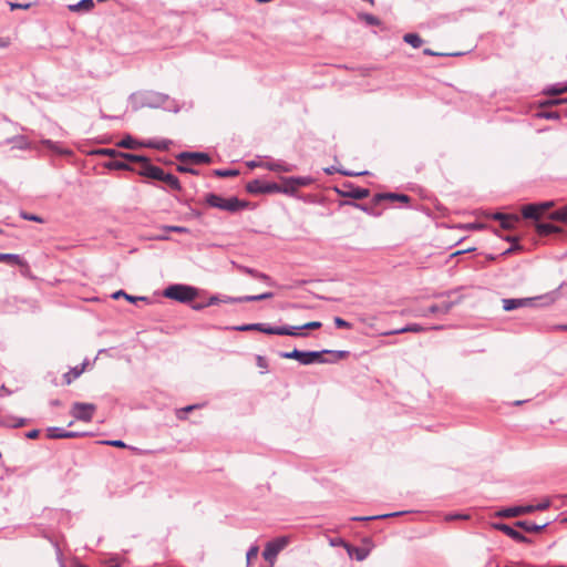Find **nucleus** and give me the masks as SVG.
Returning a JSON list of instances; mask_svg holds the SVG:
<instances>
[{
  "mask_svg": "<svg viewBox=\"0 0 567 567\" xmlns=\"http://www.w3.org/2000/svg\"><path fill=\"white\" fill-rule=\"evenodd\" d=\"M213 174L217 177H235L239 172L237 169H215Z\"/></svg>",
  "mask_w": 567,
  "mask_h": 567,
  "instance_id": "34",
  "label": "nucleus"
},
{
  "mask_svg": "<svg viewBox=\"0 0 567 567\" xmlns=\"http://www.w3.org/2000/svg\"><path fill=\"white\" fill-rule=\"evenodd\" d=\"M163 183H165L169 188L174 189V190H181L182 189V186H181V183L178 181V178L173 175V174H169V173H166L162 179Z\"/></svg>",
  "mask_w": 567,
  "mask_h": 567,
  "instance_id": "23",
  "label": "nucleus"
},
{
  "mask_svg": "<svg viewBox=\"0 0 567 567\" xmlns=\"http://www.w3.org/2000/svg\"><path fill=\"white\" fill-rule=\"evenodd\" d=\"M94 7L93 0H82L79 2L74 9L90 10Z\"/></svg>",
  "mask_w": 567,
  "mask_h": 567,
  "instance_id": "47",
  "label": "nucleus"
},
{
  "mask_svg": "<svg viewBox=\"0 0 567 567\" xmlns=\"http://www.w3.org/2000/svg\"><path fill=\"white\" fill-rule=\"evenodd\" d=\"M461 301V297L456 300L452 301H443L439 307H441V313H449L450 310L453 308L454 305L458 303Z\"/></svg>",
  "mask_w": 567,
  "mask_h": 567,
  "instance_id": "37",
  "label": "nucleus"
},
{
  "mask_svg": "<svg viewBox=\"0 0 567 567\" xmlns=\"http://www.w3.org/2000/svg\"><path fill=\"white\" fill-rule=\"evenodd\" d=\"M17 266L20 267V272L23 277H27V278L31 277V270H30V267L27 261L21 259V262H19Z\"/></svg>",
  "mask_w": 567,
  "mask_h": 567,
  "instance_id": "45",
  "label": "nucleus"
},
{
  "mask_svg": "<svg viewBox=\"0 0 567 567\" xmlns=\"http://www.w3.org/2000/svg\"><path fill=\"white\" fill-rule=\"evenodd\" d=\"M164 296L168 299L186 303L197 297V289L192 286L175 284L164 290Z\"/></svg>",
  "mask_w": 567,
  "mask_h": 567,
  "instance_id": "4",
  "label": "nucleus"
},
{
  "mask_svg": "<svg viewBox=\"0 0 567 567\" xmlns=\"http://www.w3.org/2000/svg\"><path fill=\"white\" fill-rule=\"evenodd\" d=\"M120 147L135 150L143 145V143H138L135 140H133L131 136H127L123 138L118 144Z\"/></svg>",
  "mask_w": 567,
  "mask_h": 567,
  "instance_id": "30",
  "label": "nucleus"
},
{
  "mask_svg": "<svg viewBox=\"0 0 567 567\" xmlns=\"http://www.w3.org/2000/svg\"><path fill=\"white\" fill-rule=\"evenodd\" d=\"M405 512H396V513H390L384 515H377L371 517H353V520H370V519H379V518H388V517H394L399 515H403Z\"/></svg>",
  "mask_w": 567,
  "mask_h": 567,
  "instance_id": "33",
  "label": "nucleus"
},
{
  "mask_svg": "<svg viewBox=\"0 0 567 567\" xmlns=\"http://www.w3.org/2000/svg\"><path fill=\"white\" fill-rule=\"evenodd\" d=\"M21 256L17 254H0V262H6L11 266H17L21 262Z\"/></svg>",
  "mask_w": 567,
  "mask_h": 567,
  "instance_id": "27",
  "label": "nucleus"
},
{
  "mask_svg": "<svg viewBox=\"0 0 567 567\" xmlns=\"http://www.w3.org/2000/svg\"><path fill=\"white\" fill-rule=\"evenodd\" d=\"M24 219H29V220H37V221H40L41 219L37 216H32V215H28V214H23L22 215Z\"/></svg>",
  "mask_w": 567,
  "mask_h": 567,
  "instance_id": "59",
  "label": "nucleus"
},
{
  "mask_svg": "<svg viewBox=\"0 0 567 567\" xmlns=\"http://www.w3.org/2000/svg\"><path fill=\"white\" fill-rule=\"evenodd\" d=\"M272 297H274V293L271 291L256 292V293H250V301H260V300L272 298Z\"/></svg>",
  "mask_w": 567,
  "mask_h": 567,
  "instance_id": "36",
  "label": "nucleus"
},
{
  "mask_svg": "<svg viewBox=\"0 0 567 567\" xmlns=\"http://www.w3.org/2000/svg\"><path fill=\"white\" fill-rule=\"evenodd\" d=\"M179 163H186L189 165H202L209 164L212 158L206 153L200 152H183L176 156Z\"/></svg>",
  "mask_w": 567,
  "mask_h": 567,
  "instance_id": "9",
  "label": "nucleus"
},
{
  "mask_svg": "<svg viewBox=\"0 0 567 567\" xmlns=\"http://www.w3.org/2000/svg\"><path fill=\"white\" fill-rule=\"evenodd\" d=\"M3 424L7 426L19 427L23 425V420L21 419L14 423L4 422Z\"/></svg>",
  "mask_w": 567,
  "mask_h": 567,
  "instance_id": "56",
  "label": "nucleus"
},
{
  "mask_svg": "<svg viewBox=\"0 0 567 567\" xmlns=\"http://www.w3.org/2000/svg\"><path fill=\"white\" fill-rule=\"evenodd\" d=\"M39 433H40V432H39V430H31V431H29V432L25 434V436H27L28 439H31V440H32V439H37V437L39 436Z\"/></svg>",
  "mask_w": 567,
  "mask_h": 567,
  "instance_id": "54",
  "label": "nucleus"
},
{
  "mask_svg": "<svg viewBox=\"0 0 567 567\" xmlns=\"http://www.w3.org/2000/svg\"><path fill=\"white\" fill-rule=\"evenodd\" d=\"M384 199L399 200V202L408 203L410 200V197L408 195L398 194V193H379V194H375L374 197H373V200L375 203H379V202L384 200Z\"/></svg>",
  "mask_w": 567,
  "mask_h": 567,
  "instance_id": "15",
  "label": "nucleus"
},
{
  "mask_svg": "<svg viewBox=\"0 0 567 567\" xmlns=\"http://www.w3.org/2000/svg\"><path fill=\"white\" fill-rule=\"evenodd\" d=\"M536 206H539L538 207V210L542 214H544L546 210H548L549 208H551L554 206V202L553 200H548V202H543V203H539V204H536Z\"/></svg>",
  "mask_w": 567,
  "mask_h": 567,
  "instance_id": "48",
  "label": "nucleus"
},
{
  "mask_svg": "<svg viewBox=\"0 0 567 567\" xmlns=\"http://www.w3.org/2000/svg\"><path fill=\"white\" fill-rule=\"evenodd\" d=\"M340 543L343 545L350 557H354L359 561L365 559L368 554L363 548L352 546L343 540H340Z\"/></svg>",
  "mask_w": 567,
  "mask_h": 567,
  "instance_id": "18",
  "label": "nucleus"
},
{
  "mask_svg": "<svg viewBox=\"0 0 567 567\" xmlns=\"http://www.w3.org/2000/svg\"><path fill=\"white\" fill-rule=\"evenodd\" d=\"M494 527L495 529L503 532L505 535H507L517 543H530V539L528 537H526L524 534H522L520 532H518L517 529L509 525L497 523L494 524Z\"/></svg>",
  "mask_w": 567,
  "mask_h": 567,
  "instance_id": "11",
  "label": "nucleus"
},
{
  "mask_svg": "<svg viewBox=\"0 0 567 567\" xmlns=\"http://www.w3.org/2000/svg\"><path fill=\"white\" fill-rule=\"evenodd\" d=\"M83 369H79V368H74L72 370V373H73V379L78 378L81 373H82Z\"/></svg>",
  "mask_w": 567,
  "mask_h": 567,
  "instance_id": "60",
  "label": "nucleus"
},
{
  "mask_svg": "<svg viewBox=\"0 0 567 567\" xmlns=\"http://www.w3.org/2000/svg\"><path fill=\"white\" fill-rule=\"evenodd\" d=\"M493 217H494V219L499 221L501 227L504 229H512V228L516 227L517 224L520 223V218L516 215L496 213V214H494Z\"/></svg>",
  "mask_w": 567,
  "mask_h": 567,
  "instance_id": "12",
  "label": "nucleus"
},
{
  "mask_svg": "<svg viewBox=\"0 0 567 567\" xmlns=\"http://www.w3.org/2000/svg\"><path fill=\"white\" fill-rule=\"evenodd\" d=\"M258 553H259L258 546H255V545L250 546V559L257 557Z\"/></svg>",
  "mask_w": 567,
  "mask_h": 567,
  "instance_id": "55",
  "label": "nucleus"
},
{
  "mask_svg": "<svg viewBox=\"0 0 567 567\" xmlns=\"http://www.w3.org/2000/svg\"><path fill=\"white\" fill-rule=\"evenodd\" d=\"M324 173L328 174V175H333L334 173H340V174H342L344 176H358V175H367V174H369L368 172L353 173V172H350V171H344V169L338 168L336 166H330V167L324 168Z\"/></svg>",
  "mask_w": 567,
  "mask_h": 567,
  "instance_id": "26",
  "label": "nucleus"
},
{
  "mask_svg": "<svg viewBox=\"0 0 567 567\" xmlns=\"http://www.w3.org/2000/svg\"><path fill=\"white\" fill-rule=\"evenodd\" d=\"M515 525L527 533H537L545 529L548 526V523L535 524L529 520H518Z\"/></svg>",
  "mask_w": 567,
  "mask_h": 567,
  "instance_id": "16",
  "label": "nucleus"
},
{
  "mask_svg": "<svg viewBox=\"0 0 567 567\" xmlns=\"http://www.w3.org/2000/svg\"><path fill=\"white\" fill-rule=\"evenodd\" d=\"M546 299L548 302L553 301V298L549 296L536 297V298H519V299H503V309L505 311H512L514 309L534 306L536 300Z\"/></svg>",
  "mask_w": 567,
  "mask_h": 567,
  "instance_id": "10",
  "label": "nucleus"
},
{
  "mask_svg": "<svg viewBox=\"0 0 567 567\" xmlns=\"http://www.w3.org/2000/svg\"><path fill=\"white\" fill-rule=\"evenodd\" d=\"M370 194L368 188H362L358 186H349V189L342 193L343 196L352 198V199H363L368 197Z\"/></svg>",
  "mask_w": 567,
  "mask_h": 567,
  "instance_id": "17",
  "label": "nucleus"
},
{
  "mask_svg": "<svg viewBox=\"0 0 567 567\" xmlns=\"http://www.w3.org/2000/svg\"><path fill=\"white\" fill-rule=\"evenodd\" d=\"M549 506H550V501L549 499H545L544 502H542V503H539L537 505H530V507L533 508V512H535V511H545Z\"/></svg>",
  "mask_w": 567,
  "mask_h": 567,
  "instance_id": "49",
  "label": "nucleus"
},
{
  "mask_svg": "<svg viewBox=\"0 0 567 567\" xmlns=\"http://www.w3.org/2000/svg\"><path fill=\"white\" fill-rule=\"evenodd\" d=\"M533 513L530 505L525 506H513L502 509L498 515L502 517H517L523 514Z\"/></svg>",
  "mask_w": 567,
  "mask_h": 567,
  "instance_id": "13",
  "label": "nucleus"
},
{
  "mask_svg": "<svg viewBox=\"0 0 567 567\" xmlns=\"http://www.w3.org/2000/svg\"><path fill=\"white\" fill-rule=\"evenodd\" d=\"M49 439H65V430L58 426L49 427L47 431Z\"/></svg>",
  "mask_w": 567,
  "mask_h": 567,
  "instance_id": "29",
  "label": "nucleus"
},
{
  "mask_svg": "<svg viewBox=\"0 0 567 567\" xmlns=\"http://www.w3.org/2000/svg\"><path fill=\"white\" fill-rule=\"evenodd\" d=\"M536 230L540 237H549L554 239L567 237V230L550 221H538L536 224Z\"/></svg>",
  "mask_w": 567,
  "mask_h": 567,
  "instance_id": "8",
  "label": "nucleus"
},
{
  "mask_svg": "<svg viewBox=\"0 0 567 567\" xmlns=\"http://www.w3.org/2000/svg\"><path fill=\"white\" fill-rule=\"evenodd\" d=\"M197 408H199L198 404H193V405H187V406L182 408V409H177L176 410V417L178 420H185L187 417V413L194 411Z\"/></svg>",
  "mask_w": 567,
  "mask_h": 567,
  "instance_id": "31",
  "label": "nucleus"
},
{
  "mask_svg": "<svg viewBox=\"0 0 567 567\" xmlns=\"http://www.w3.org/2000/svg\"><path fill=\"white\" fill-rule=\"evenodd\" d=\"M268 168L271 171L291 172L293 166L282 162H270L268 163Z\"/></svg>",
  "mask_w": 567,
  "mask_h": 567,
  "instance_id": "28",
  "label": "nucleus"
},
{
  "mask_svg": "<svg viewBox=\"0 0 567 567\" xmlns=\"http://www.w3.org/2000/svg\"><path fill=\"white\" fill-rule=\"evenodd\" d=\"M551 220H557L567 224V204L560 206L549 214Z\"/></svg>",
  "mask_w": 567,
  "mask_h": 567,
  "instance_id": "21",
  "label": "nucleus"
},
{
  "mask_svg": "<svg viewBox=\"0 0 567 567\" xmlns=\"http://www.w3.org/2000/svg\"><path fill=\"white\" fill-rule=\"evenodd\" d=\"M114 299H118L120 297H123V299H127L130 302H135L136 300H146L145 297H133L127 295L124 290H118L113 293L112 296Z\"/></svg>",
  "mask_w": 567,
  "mask_h": 567,
  "instance_id": "32",
  "label": "nucleus"
},
{
  "mask_svg": "<svg viewBox=\"0 0 567 567\" xmlns=\"http://www.w3.org/2000/svg\"><path fill=\"white\" fill-rule=\"evenodd\" d=\"M403 40L414 49H417L423 44L422 38L416 33H406L404 34Z\"/></svg>",
  "mask_w": 567,
  "mask_h": 567,
  "instance_id": "24",
  "label": "nucleus"
},
{
  "mask_svg": "<svg viewBox=\"0 0 567 567\" xmlns=\"http://www.w3.org/2000/svg\"><path fill=\"white\" fill-rule=\"evenodd\" d=\"M423 53L425 55H432V56H457V55H461V53H440V52H435L431 49H424L423 50Z\"/></svg>",
  "mask_w": 567,
  "mask_h": 567,
  "instance_id": "44",
  "label": "nucleus"
},
{
  "mask_svg": "<svg viewBox=\"0 0 567 567\" xmlns=\"http://www.w3.org/2000/svg\"><path fill=\"white\" fill-rule=\"evenodd\" d=\"M194 165H189L186 163H179L177 166V171L181 173H189V174H198L196 169L193 168Z\"/></svg>",
  "mask_w": 567,
  "mask_h": 567,
  "instance_id": "43",
  "label": "nucleus"
},
{
  "mask_svg": "<svg viewBox=\"0 0 567 567\" xmlns=\"http://www.w3.org/2000/svg\"><path fill=\"white\" fill-rule=\"evenodd\" d=\"M124 158H126L130 162H136L142 164L141 174L153 178L161 181L163 179L164 175L166 174L164 169H162L158 166L152 165L145 157L135 155V154H121Z\"/></svg>",
  "mask_w": 567,
  "mask_h": 567,
  "instance_id": "5",
  "label": "nucleus"
},
{
  "mask_svg": "<svg viewBox=\"0 0 567 567\" xmlns=\"http://www.w3.org/2000/svg\"><path fill=\"white\" fill-rule=\"evenodd\" d=\"M250 274V280H257L262 281L265 286L272 287L275 286V282L266 275L259 274L252 269L249 270Z\"/></svg>",
  "mask_w": 567,
  "mask_h": 567,
  "instance_id": "25",
  "label": "nucleus"
},
{
  "mask_svg": "<svg viewBox=\"0 0 567 567\" xmlns=\"http://www.w3.org/2000/svg\"><path fill=\"white\" fill-rule=\"evenodd\" d=\"M256 330L267 334H277L279 327H271L267 323H250V331Z\"/></svg>",
  "mask_w": 567,
  "mask_h": 567,
  "instance_id": "22",
  "label": "nucleus"
},
{
  "mask_svg": "<svg viewBox=\"0 0 567 567\" xmlns=\"http://www.w3.org/2000/svg\"><path fill=\"white\" fill-rule=\"evenodd\" d=\"M96 154L106 155V156H114L116 154V151L115 150H111V148H103V150H99L96 152Z\"/></svg>",
  "mask_w": 567,
  "mask_h": 567,
  "instance_id": "53",
  "label": "nucleus"
},
{
  "mask_svg": "<svg viewBox=\"0 0 567 567\" xmlns=\"http://www.w3.org/2000/svg\"><path fill=\"white\" fill-rule=\"evenodd\" d=\"M312 179L310 177H288L285 179V187L280 188L277 184H266L261 185L259 181L250 182V194L254 193H276L284 192L286 194H292L297 187L308 186Z\"/></svg>",
  "mask_w": 567,
  "mask_h": 567,
  "instance_id": "1",
  "label": "nucleus"
},
{
  "mask_svg": "<svg viewBox=\"0 0 567 567\" xmlns=\"http://www.w3.org/2000/svg\"><path fill=\"white\" fill-rule=\"evenodd\" d=\"M456 518H467V516L462 515V514H456V515H451L447 517V519H456Z\"/></svg>",
  "mask_w": 567,
  "mask_h": 567,
  "instance_id": "62",
  "label": "nucleus"
},
{
  "mask_svg": "<svg viewBox=\"0 0 567 567\" xmlns=\"http://www.w3.org/2000/svg\"><path fill=\"white\" fill-rule=\"evenodd\" d=\"M79 435H80V433H78V432L65 431V439H73V437H78Z\"/></svg>",
  "mask_w": 567,
  "mask_h": 567,
  "instance_id": "57",
  "label": "nucleus"
},
{
  "mask_svg": "<svg viewBox=\"0 0 567 567\" xmlns=\"http://www.w3.org/2000/svg\"><path fill=\"white\" fill-rule=\"evenodd\" d=\"M321 326H322V323L320 321H310L305 324H301V328H303V330H311V329H319Z\"/></svg>",
  "mask_w": 567,
  "mask_h": 567,
  "instance_id": "50",
  "label": "nucleus"
},
{
  "mask_svg": "<svg viewBox=\"0 0 567 567\" xmlns=\"http://www.w3.org/2000/svg\"><path fill=\"white\" fill-rule=\"evenodd\" d=\"M331 352L330 350H321V351H301L298 349H293L292 351L280 352V358L284 359H293L297 360L300 364L309 365L312 363H327L328 359L323 358V354H328Z\"/></svg>",
  "mask_w": 567,
  "mask_h": 567,
  "instance_id": "2",
  "label": "nucleus"
},
{
  "mask_svg": "<svg viewBox=\"0 0 567 567\" xmlns=\"http://www.w3.org/2000/svg\"><path fill=\"white\" fill-rule=\"evenodd\" d=\"M360 18L364 20L369 25H379L381 23L379 18L370 13H363L360 16Z\"/></svg>",
  "mask_w": 567,
  "mask_h": 567,
  "instance_id": "38",
  "label": "nucleus"
},
{
  "mask_svg": "<svg viewBox=\"0 0 567 567\" xmlns=\"http://www.w3.org/2000/svg\"><path fill=\"white\" fill-rule=\"evenodd\" d=\"M235 330H239V331H248V323L246 324H241V326H238V327H234Z\"/></svg>",
  "mask_w": 567,
  "mask_h": 567,
  "instance_id": "61",
  "label": "nucleus"
},
{
  "mask_svg": "<svg viewBox=\"0 0 567 567\" xmlns=\"http://www.w3.org/2000/svg\"><path fill=\"white\" fill-rule=\"evenodd\" d=\"M427 330V328L419 324V323H410V324H406L405 327H402L400 329H394V330H389V331H384L381 333V336H394V334H400V333H405V332H423Z\"/></svg>",
  "mask_w": 567,
  "mask_h": 567,
  "instance_id": "14",
  "label": "nucleus"
},
{
  "mask_svg": "<svg viewBox=\"0 0 567 567\" xmlns=\"http://www.w3.org/2000/svg\"><path fill=\"white\" fill-rule=\"evenodd\" d=\"M105 444L114 446V447H121V449L126 447L125 442H123L122 440L105 441Z\"/></svg>",
  "mask_w": 567,
  "mask_h": 567,
  "instance_id": "51",
  "label": "nucleus"
},
{
  "mask_svg": "<svg viewBox=\"0 0 567 567\" xmlns=\"http://www.w3.org/2000/svg\"><path fill=\"white\" fill-rule=\"evenodd\" d=\"M542 117L547 120H557L559 118V114L557 112H542L539 114Z\"/></svg>",
  "mask_w": 567,
  "mask_h": 567,
  "instance_id": "52",
  "label": "nucleus"
},
{
  "mask_svg": "<svg viewBox=\"0 0 567 567\" xmlns=\"http://www.w3.org/2000/svg\"><path fill=\"white\" fill-rule=\"evenodd\" d=\"M301 326H281L279 330H277L278 336H291V337H305L306 333H302Z\"/></svg>",
  "mask_w": 567,
  "mask_h": 567,
  "instance_id": "19",
  "label": "nucleus"
},
{
  "mask_svg": "<svg viewBox=\"0 0 567 567\" xmlns=\"http://www.w3.org/2000/svg\"><path fill=\"white\" fill-rule=\"evenodd\" d=\"M471 250H455L453 254L450 255V257H454V256H457V255H462V254H465V252H470Z\"/></svg>",
  "mask_w": 567,
  "mask_h": 567,
  "instance_id": "63",
  "label": "nucleus"
},
{
  "mask_svg": "<svg viewBox=\"0 0 567 567\" xmlns=\"http://www.w3.org/2000/svg\"><path fill=\"white\" fill-rule=\"evenodd\" d=\"M205 203L210 207L219 208L230 213L244 209L247 206L245 202H240L236 197L224 198L216 194H207L205 196Z\"/></svg>",
  "mask_w": 567,
  "mask_h": 567,
  "instance_id": "3",
  "label": "nucleus"
},
{
  "mask_svg": "<svg viewBox=\"0 0 567 567\" xmlns=\"http://www.w3.org/2000/svg\"><path fill=\"white\" fill-rule=\"evenodd\" d=\"M331 352H328L329 354H333L334 355V359L333 360H328L329 362L328 363H331V362H336L340 359H343L346 357H348L349 352L348 351H344V350H337V351H332L330 350Z\"/></svg>",
  "mask_w": 567,
  "mask_h": 567,
  "instance_id": "46",
  "label": "nucleus"
},
{
  "mask_svg": "<svg viewBox=\"0 0 567 567\" xmlns=\"http://www.w3.org/2000/svg\"><path fill=\"white\" fill-rule=\"evenodd\" d=\"M454 293V291H446L439 295H435V297H451V295Z\"/></svg>",
  "mask_w": 567,
  "mask_h": 567,
  "instance_id": "64",
  "label": "nucleus"
},
{
  "mask_svg": "<svg viewBox=\"0 0 567 567\" xmlns=\"http://www.w3.org/2000/svg\"><path fill=\"white\" fill-rule=\"evenodd\" d=\"M96 405L93 403L74 402L70 414L78 421L91 422L93 420Z\"/></svg>",
  "mask_w": 567,
  "mask_h": 567,
  "instance_id": "7",
  "label": "nucleus"
},
{
  "mask_svg": "<svg viewBox=\"0 0 567 567\" xmlns=\"http://www.w3.org/2000/svg\"><path fill=\"white\" fill-rule=\"evenodd\" d=\"M435 313H441V307H439V305H433V306L429 307L427 309L420 312L419 316L429 317V316L435 315Z\"/></svg>",
  "mask_w": 567,
  "mask_h": 567,
  "instance_id": "40",
  "label": "nucleus"
},
{
  "mask_svg": "<svg viewBox=\"0 0 567 567\" xmlns=\"http://www.w3.org/2000/svg\"><path fill=\"white\" fill-rule=\"evenodd\" d=\"M538 207L539 206H536V204L525 205L522 208L523 217L526 218V219H535V220H537L539 218V216H540Z\"/></svg>",
  "mask_w": 567,
  "mask_h": 567,
  "instance_id": "20",
  "label": "nucleus"
},
{
  "mask_svg": "<svg viewBox=\"0 0 567 567\" xmlns=\"http://www.w3.org/2000/svg\"><path fill=\"white\" fill-rule=\"evenodd\" d=\"M143 145L147 146V147H153V148H156V150H167L168 145H169V142H167V141L147 142V143H143Z\"/></svg>",
  "mask_w": 567,
  "mask_h": 567,
  "instance_id": "39",
  "label": "nucleus"
},
{
  "mask_svg": "<svg viewBox=\"0 0 567 567\" xmlns=\"http://www.w3.org/2000/svg\"><path fill=\"white\" fill-rule=\"evenodd\" d=\"M333 322H334L336 327L340 328V329H351L352 328V324L349 321H347L340 317H334Z\"/></svg>",
  "mask_w": 567,
  "mask_h": 567,
  "instance_id": "42",
  "label": "nucleus"
},
{
  "mask_svg": "<svg viewBox=\"0 0 567 567\" xmlns=\"http://www.w3.org/2000/svg\"><path fill=\"white\" fill-rule=\"evenodd\" d=\"M11 6V9L14 10V9H28L29 8V4H19V3H10Z\"/></svg>",
  "mask_w": 567,
  "mask_h": 567,
  "instance_id": "58",
  "label": "nucleus"
},
{
  "mask_svg": "<svg viewBox=\"0 0 567 567\" xmlns=\"http://www.w3.org/2000/svg\"><path fill=\"white\" fill-rule=\"evenodd\" d=\"M256 363H257V367L260 369L261 374H264L268 371V362L264 357L257 355Z\"/></svg>",
  "mask_w": 567,
  "mask_h": 567,
  "instance_id": "41",
  "label": "nucleus"
},
{
  "mask_svg": "<svg viewBox=\"0 0 567 567\" xmlns=\"http://www.w3.org/2000/svg\"><path fill=\"white\" fill-rule=\"evenodd\" d=\"M289 542L290 540H289V538L287 536H281V537H277V538H275L272 540H269L266 544L265 549L262 551L264 559L268 564L274 566L275 563H276L278 554L288 546Z\"/></svg>",
  "mask_w": 567,
  "mask_h": 567,
  "instance_id": "6",
  "label": "nucleus"
},
{
  "mask_svg": "<svg viewBox=\"0 0 567 567\" xmlns=\"http://www.w3.org/2000/svg\"><path fill=\"white\" fill-rule=\"evenodd\" d=\"M545 92L548 94H554V95L561 94L564 92H567V85H561V84L550 85L549 87H547L545 90Z\"/></svg>",
  "mask_w": 567,
  "mask_h": 567,
  "instance_id": "35",
  "label": "nucleus"
}]
</instances>
